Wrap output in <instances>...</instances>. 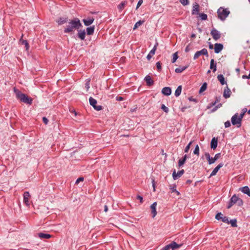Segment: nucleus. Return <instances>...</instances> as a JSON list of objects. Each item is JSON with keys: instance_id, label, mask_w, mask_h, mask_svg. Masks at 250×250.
Here are the masks:
<instances>
[{"instance_id": "obj_3", "label": "nucleus", "mask_w": 250, "mask_h": 250, "mask_svg": "<svg viewBox=\"0 0 250 250\" xmlns=\"http://www.w3.org/2000/svg\"><path fill=\"white\" fill-rule=\"evenodd\" d=\"M235 204L239 206H241L243 204V200L235 194L233 195L230 198L227 208H230Z\"/></svg>"}, {"instance_id": "obj_22", "label": "nucleus", "mask_w": 250, "mask_h": 250, "mask_svg": "<svg viewBox=\"0 0 250 250\" xmlns=\"http://www.w3.org/2000/svg\"><path fill=\"white\" fill-rule=\"evenodd\" d=\"M78 36L81 40H84L85 39V30H78Z\"/></svg>"}, {"instance_id": "obj_19", "label": "nucleus", "mask_w": 250, "mask_h": 250, "mask_svg": "<svg viewBox=\"0 0 250 250\" xmlns=\"http://www.w3.org/2000/svg\"><path fill=\"white\" fill-rule=\"evenodd\" d=\"M145 80L146 83V84L148 86L152 85L154 83L153 80L151 79V77L149 75H147L145 78Z\"/></svg>"}, {"instance_id": "obj_15", "label": "nucleus", "mask_w": 250, "mask_h": 250, "mask_svg": "<svg viewBox=\"0 0 250 250\" xmlns=\"http://www.w3.org/2000/svg\"><path fill=\"white\" fill-rule=\"evenodd\" d=\"M231 93L230 90L229 89L228 86H227L224 90L223 97L226 99L229 98L230 96Z\"/></svg>"}, {"instance_id": "obj_62", "label": "nucleus", "mask_w": 250, "mask_h": 250, "mask_svg": "<svg viewBox=\"0 0 250 250\" xmlns=\"http://www.w3.org/2000/svg\"><path fill=\"white\" fill-rule=\"evenodd\" d=\"M220 100V97H216V100L215 102H216V104L219 102Z\"/></svg>"}, {"instance_id": "obj_34", "label": "nucleus", "mask_w": 250, "mask_h": 250, "mask_svg": "<svg viewBox=\"0 0 250 250\" xmlns=\"http://www.w3.org/2000/svg\"><path fill=\"white\" fill-rule=\"evenodd\" d=\"M207 84L206 83H204L202 84V86L201 87V88L200 89L199 93H201L202 92H204V91H205L207 89Z\"/></svg>"}, {"instance_id": "obj_21", "label": "nucleus", "mask_w": 250, "mask_h": 250, "mask_svg": "<svg viewBox=\"0 0 250 250\" xmlns=\"http://www.w3.org/2000/svg\"><path fill=\"white\" fill-rule=\"evenodd\" d=\"M217 146V139L215 137L211 141L210 147L212 149H215Z\"/></svg>"}, {"instance_id": "obj_56", "label": "nucleus", "mask_w": 250, "mask_h": 250, "mask_svg": "<svg viewBox=\"0 0 250 250\" xmlns=\"http://www.w3.org/2000/svg\"><path fill=\"white\" fill-rule=\"evenodd\" d=\"M42 121H43V122L45 124V125H47V123H48V119L45 117H43L42 118Z\"/></svg>"}, {"instance_id": "obj_41", "label": "nucleus", "mask_w": 250, "mask_h": 250, "mask_svg": "<svg viewBox=\"0 0 250 250\" xmlns=\"http://www.w3.org/2000/svg\"><path fill=\"white\" fill-rule=\"evenodd\" d=\"M178 56L177 55V53L176 52L175 53H174L173 54V58H172V63H174L176 62V61L177 60V59H178Z\"/></svg>"}, {"instance_id": "obj_9", "label": "nucleus", "mask_w": 250, "mask_h": 250, "mask_svg": "<svg viewBox=\"0 0 250 250\" xmlns=\"http://www.w3.org/2000/svg\"><path fill=\"white\" fill-rule=\"evenodd\" d=\"M210 34L215 41L218 40L221 37V34L220 32L216 30L215 28H213L211 30Z\"/></svg>"}, {"instance_id": "obj_43", "label": "nucleus", "mask_w": 250, "mask_h": 250, "mask_svg": "<svg viewBox=\"0 0 250 250\" xmlns=\"http://www.w3.org/2000/svg\"><path fill=\"white\" fill-rule=\"evenodd\" d=\"M161 108L166 112L168 113L169 111V109L167 107L165 106V104H163L161 106Z\"/></svg>"}, {"instance_id": "obj_20", "label": "nucleus", "mask_w": 250, "mask_h": 250, "mask_svg": "<svg viewBox=\"0 0 250 250\" xmlns=\"http://www.w3.org/2000/svg\"><path fill=\"white\" fill-rule=\"evenodd\" d=\"M94 21V19L93 18H89L86 19H83V21L85 26L90 25Z\"/></svg>"}, {"instance_id": "obj_54", "label": "nucleus", "mask_w": 250, "mask_h": 250, "mask_svg": "<svg viewBox=\"0 0 250 250\" xmlns=\"http://www.w3.org/2000/svg\"><path fill=\"white\" fill-rule=\"evenodd\" d=\"M224 125L226 128L229 127L231 125L229 121H227V122H226Z\"/></svg>"}, {"instance_id": "obj_64", "label": "nucleus", "mask_w": 250, "mask_h": 250, "mask_svg": "<svg viewBox=\"0 0 250 250\" xmlns=\"http://www.w3.org/2000/svg\"><path fill=\"white\" fill-rule=\"evenodd\" d=\"M187 108V107H183L181 108V111L182 112H185Z\"/></svg>"}, {"instance_id": "obj_7", "label": "nucleus", "mask_w": 250, "mask_h": 250, "mask_svg": "<svg viewBox=\"0 0 250 250\" xmlns=\"http://www.w3.org/2000/svg\"><path fill=\"white\" fill-rule=\"evenodd\" d=\"M89 103L91 105H92L93 108L97 110L100 111L102 109L103 107L102 105H97V101L93 98L92 97H90L89 99Z\"/></svg>"}, {"instance_id": "obj_47", "label": "nucleus", "mask_w": 250, "mask_h": 250, "mask_svg": "<svg viewBox=\"0 0 250 250\" xmlns=\"http://www.w3.org/2000/svg\"><path fill=\"white\" fill-rule=\"evenodd\" d=\"M222 221L224 222V223H226L227 224H229V219L226 216H223V218H222Z\"/></svg>"}, {"instance_id": "obj_28", "label": "nucleus", "mask_w": 250, "mask_h": 250, "mask_svg": "<svg viewBox=\"0 0 250 250\" xmlns=\"http://www.w3.org/2000/svg\"><path fill=\"white\" fill-rule=\"evenodd\" d=\"M217 79L220 82V83L222 85H224L226 83V82L225 80V78L223 75L220 74L217 76Z\"/></svg>"}, {"instance_id": "obj_57", "label": "nucleus", "mask_w": 250, "mask_h": 250, "mask_svg": "<svg viewBox=\"0 0 250 250\" xmlns=\"http://www.w3.org/2000/svg\"><path fill=\"white\" fill-rule=\"evenodd\" d=\"M116 100L117 101H122L123 100H124V98L122 97H120V96H117L116 97Z\"/></svg>"}, {"instance_id": "obj_23", "label": "nucleus", "mask_w": 250, "mask_h": 250, "mask_svg": "<svg viewBox=\"0 0 250 250\" xmlns=\"http://www.w3.org/2000/svg\"><path fill=\"white\" fill-rule=\"evenodd\" d=\"M240 190L245 194L250 196V190L248 186H245L240 188Z\"/></svg>"}, {"instance_id": "obj_30", "label": "nucleus", "mask_w": 250, "mask_h": 250, "mask_svg": "<svg viewBox=\"0 0 250 250\" xmlns=\"http://www.w3.org/2000/svg\"><path fill=\"white\" fill-rule=\"evenodd\" d=\"M188 65H187L185 66L181 67L180 66L178 68H176L175 70V72L177 73H180L182 72L185 69H186L188 67Z\"/></svg>"}, {"instance_id": "obj_58", "label": "nucleus", "mask_w": 250, "mask_h": 250, "mask_svg": "<svg viewBox=\"0 0 250 250\" xmlns=\"http://www.w3.org/2000/svg\"><path fill=\"white\" fill-rule=\"evenodd\" d=\"M190 49H191V48L189 47V44H188L186 47L185 51L186 52H188V51H189L190 50Z\"/></svg>"}, {"instance_id": "obj_49", "label": "nucleus", "mask_w": 250, "mask_h": 250, "mask_svg": "<svg viewBox=\"0 0 250 250\" xmlns=\"http://www.w3.org/2000/svg\"><path fill=\"white\" fill-rule=\"evenodd\" d=\"M171 245H170V244H168V245H167L165 247H164L163 248L162 250H169L170 249H171Z\"/></svg>"}, {"instance_id": "obj_53", "label": "nucleus", "mask_w": 250, "mask_h": 250, "mask_svg": "<svg viewBox=\"0 0 250 250\" xmlns=\"http://www.w3.org/2000/svg\"><path fill=\"white\" fill-rule=\"evenodd\" d=\"M84 180V178L83 177H79V178L77 179V180H76V184H78V183H79L80 182H82Z\"/></svg>"}, {"instance_id": "obj_50", "label": "nucleus", "mask_w": 250, "mask_h": 250, "mask_svg": "<svg viewBox=\"0 0 250 250\" xmlns=\"http://www.w3.org/2000/svg\"><path fill=\"white\" fill-rule=\"evenodd\" d=\"M136 199L139 200L141 203H142L143 202V197H142L141 196L139 195H137L136 196Z\"/></svg>"}, {"instance_id": "obj_61", "label": "nucleus", "mask_w": 250, "mask_h": 250, "mask_svg": "<svg viewBox=\"0 0 250 250\" xmlns=\"http://www.w3.org/2000/svg\"><path fill=\"white\" fill-rule=\"evenodd\" d=\"M152 186H153V189H154V191L155 190V183H154V179H152Z\"/></svg>"}, {"instance_id": "obj_16", "label": "nucleus", "mask_w": 250, "mask_h": 250, "mask_svg": "<svg viewBox=\"0 0 250 250\" xmlns=\"http://www.w3.org/2000/svg\"><path fill=\"white\" fill-rule=\"evenodd\" d=\"M223 166V163H220L216 167H215L214 169L211 172L210 177H212L213 176H214L216 174L217 172L218 171V170L220 169V168H221Z\"/></svg>"}, {"instance_id": "obj_8", "label": "nucleus", "mask_w": 250, "mask_h": 250, "mask_svg": "<svg viewBox=\"0 0 250 250\" xmlns=\"http://www.w3.org/2000/svg\"><path fill=\"white\" fill-rule=\"evenodd\" d=\"M201 55H205L207 56H208V52L207 49L203 48L200 51H197L194 55L193 59L195 60Z\"/></svg>"}, {"instance_id": "obj_42", "label": "nucleus", "mask_w": 250, "mask_h": 250, "mask_svg": "<svg viewBox=\"0 0 250 250\" xmlns=\"http://www.w3.org/2000/svg\"><path fill=\"white\" fill-rule=\"evenodd\" d=\"M247 111V109L246 108H244L242 109V112L239 115V117H240L242 119H243L245 113Z\"/></svg>"}, {"instance_id": "obj_44", "label": "nucleus", "mask_w": 250, "mask_h": 250, "mask_svg": "<svg viewBox=\"0 0 250 250\" xmlns=\"http://www.w3.org/2000/svg\"><path fill=\"white\" fill-rule=\"evenodd\" d=\"M180 2L184 6L187 5L189 4L188 0H180Z\"/></svg>"}, {"instance_id": "obj_46", "label": "nucleus", "mask_w": 250, "mask_h": 250, "mask_svg": "<svg viewBox=\"0 0 250 250\" xmlns=\"http://www.w3.org/2000/svg\"><path fill=\"white\" fill-rule=\"evenodd\" d=\"M85 87L86 89V90L88 91L90 88V80H87L85 83Z\"/></svg>"}, {"instance_id": "obj_4", "label": "nucleus", "mask_w": 250, "mask_h": 250, "mask_svg": "<svg viewBox=\"0 0 250 250\" xmlns=\"http://www.w3.org/2000/svg\"><path fill=\"white\" fill-rule=\"evenodd\" d=\"M230 12L228 9L220 7L217 10L218 18L221 21H224L229 14Z\"/></svg>"}, {"instance_id": "obj_17", "label": "nucleus", "mask_w": 250, "mask_h": 250, "mask_svg": "<svg viewBox=\"0 0 250 250\" xmlns=\"http://www.w3.org/2000/svg\"><path fill=\"white\" fill-rule=\"evenodd\" d=\"M157 203L154 202L150 206V208L151 209V213L152 214V217L154 218L157 214L156 208Z\"/></svg>"}, {"instance_id": "obj_48", "label": "nucleus", "mask_w": 250, "mask_h": 250, "mask_svg": "<svg viewBox=\"0 0 250 250\" xmlns=\"http://www.w3.org/2000/svg\"><path fill=\"white\" fill-rule=\"evenodd\" d=\"M222 104H219L216 106H215L214 108L212 109V111L214 112L218 108H220L221 106H222Z\"/></svg>"}, {"instance_id": "obj_45", "label": "nucleus", "mask_w": 250, "mask_h": 250, "mask_svg": "<svg viewBox=\"0 0 250 250\" xmlns=\"http://www.w3.org/2000/svg\"><path fill=\"white\" fill-rule=\"evenodd\" d=\"M192 144V142H190L187 146L186 147H185V150H184V151L186 153H187L189 149H190V145H191Z\"/></svg>"}, {"instance_id": "obj_2", "label": "nucleus", "mask_w": 250, "mask_h": 250, "mask_svg": "<svg viewBox=\"0 0 250 250\" xmlns=\"http://www.w3.org/2000/svg\"><path fill=\"white\" fill-rule=\"evenodd\" d=\"M17 98L20 100L21 102L31 104L32 103V99L29 98L26 94L21 93L19 91H15Z\"/></svg>"}, {"instance_id": "obj_14", "label": "nucleus", "mask_w": 250, "mask_h": 250, "mask_svg": "<svg viewBox=\"0 0 250 250\" xmlns=\"http://www.w3.org/2000/svg\"><path fill=\"white\" fill-rule=\"evenodd\" d=\"M223 49V45L221 43H216L214 44V52L215 53H219Z\"/></svg>"}, {"instance_id": "obj_31", "label": "nucleus", "mask_w": 250, "mask_h": 250, "mask_svg": "<svg viewBox=\"0 0 250 250\" xmlns=\"http://www.w3.org/2000/svg\"><path fill=\"white\" fill-rule=\"evenodd\" d=\"M171 246V249L172 250H175L176 249H177L178 248H179L181 245H178L175 242H172L171 243H170Z\"/></svg>"}, {"instance_id": "obj_11", "label": "nucleus", "mask_w": 250, "mask_h": 250, "mask_svg": "<svg viewBox=\"0 0 250 250\" xmlns=\"http://www.w3.org/2000/svg\"><path fill=\"white\" fill-rule=\"evenodd\" d=\"M199 5L197 2H194L193 4L192 14V15H198L199 12Z\"/></svg>"}, {"instance_id": "obj_26", "label": "nucleus", "mask_w": 250, "mask_h": 250, "mask_svg": "<svg viewBox=\"0 0 250 250\" xmlns=\"http://www.w3.org/2000/svg\"><path fill=\"white\" fill-rule=\"evenodd\" d=\"M23 35H22L21 38L20 40V42L22 44L25 45L26 47V50L27 51L29 48V45L26 40H23L22 38Z\"/></svg>"}, {"instance_id": "obj_39", "label": "nucleus", "mask_w": 250, "mask_h": 250, "mask_svg": "<svg viewBox=\"0 0 250 250\" xmlns=\"http://www.w3.org/2000/svg\"><path fill=\"white\" fill-rule=\"evenodd\" d=\"M193 153L194 154L199 155V147L198 145H197L195 147L194 150L193 151Z\"/></svg>"}, {"instance_id": "obj_27", "label": "nucleus", "mask_w": 250, "mask_h": 250, "mask_svg": "<svg viewBox=\"0 0 250 250\" xmlns=\"http://www.w3.org/2000/svg\"><path fill=\"white\" fill-rule=\"evenodd\" d=\"M68 21V18L66 17H61L57 21V22L59 25L62 24Z\"/></svg>"}, {"instance_id": "obj_38", "label": "nucleus", "mask_w": 250, "mask_h": 250, "mask_svg": "<svg viewBox=\"0 0 250 250\" xmlns=\"http://www.w3.org/2000/svg\"><path fill=\"white\" fill-rule=\"evenodd\" d=\"M199 14L202 20H206L207 19L208 16L207 14L204 13H199Z\"/></svg>"}, {"instance_id": "obj_40", "label": "nucleus", "mask_w": 250, "mask_h": 250, "mask_svg": "<svg viewBox=\"0 0 250 250\" xmlns=\"http://www.w3.org/2000/svg\"><path fill=\"white\" fill-rule=\"evenodd\" d=\"M223 217V214L221 212H219L216 215L215 219H217V220H222Z\"/></svg>"}, {"instance_id": "obj_25", "label": "nucleus", "mask_w": 250, "mask_h": 250, "mask_svg": "<svg viewBox=\"0 0 250 250\" xmlns=\"http://www.w3.org/2000/svg\"><path fill=\"white\" fill-rule=\"evenodd\" d=\"M39 237L41 239H47L51 237V235L49 234H45L43 233H40L38 234Z\"/></svg>"}, {"instance_id": "obj_12", "label": "nucleus", "mask_w": 250, "mask_h": 250, "mask_svg": "<svg viewBox=\"0 0 250 250\" xmlns=\"http://www.w3.org/2000/svg\"><path fill=\"white\" fill-rule=\"evenodd\" d=\"M158 45V43L156 42L155 44L154 45L153 48L151 50V51L149 52V54L147 55L146 58L148 60H150V59L152 58V56L155 54V51L157 49V47Z\"/></svg>"}, {"instance_id": "obj_55", "label": "nucleus", "mask_w": 250, "mask_h": 250, "mask_svg": "<svg viewBox=\"0 0 250 250\" xmlns=\"http://www.w3.org/2000/svg\"><path fill=\"white\" fill-rule=\"evenodd\" d=\"M142 3H143V0H139L137 4L136 9L138 8L141 6V5L142 4Z\"/></svg>"}, {"instance_id": "obj_33", "label": "nucleus", "mask_w": 250, "mask_h": 250, "mask_svg": "<svg viewBox=\"0 0 250 250\" xmlns=\"http://www.w3.org/2000/svg\"><path fill=\"white\" fill-rule=\"evenodd\" d=\"M181 91H182V86L179 85L178 86V87L176 88V89L175 91V96L176 97L179 96L181 94Z\"/></svg>"}, {"instance_id": "obj_59", "label": "nucleus", "mask_w": 250, "mask_h": 250, "mask_svg": "<svg viewBox=\"0 0 250 250\" xmlns=\"http://www.w3.org/2000/svg\"><path fill=\"white\" fill-rule=\"evenodd\" d=\"M188 100L190 101H193V102H197V100L193 98L192 97H190L188 98Z\"/></svg>"}, {"instance_id": "obj_1", "label": "nucleus", "mask_w": 250, "mask_h": 250, "mask_svg": "<svg viewBox=\"0 0 250 250\" xmlns=\"http://www.w3.org/2000/svg\"><path fill=\"white\" fill-rule=\"evenodd\" d=\"M68 23L66 27L64 30V32L65 33L73 32L75 29H79L82 26L80 20L78 18L69 20Z\"/></svg>"}, {"instance_id": "obj_29", "label": "nucleus", "mask_w": 250, "mask_h": 250, "mask_svg": "<svg viewBox=\"0 0 250 250\" xmlns=\"http://www.w3.org/2000/svg\"><path fill=\"white\" fill-rule=\"evenodd\" d=\"M187 157H188L187 155L186 154L184 155V156L183 157L182 159H180L178 161V166L179 167H181L185 164V163L187 159Z\"/></svg>"}, {"instance_id": "obj_18", "label": "nucleus", "mask_w": 250, "mask_h": 250, "mask_svg": "<svg viewBox=\"0 0 250 250\" xmlns=\"http://www.w3.org/2000/svg\"><path fill=\"white\" fill-rule=\"evenodd\" d=\"M162 93L166 96H169L171 93V89L169 87H165L162 89Z\"/></svg>"}, {"instance_id": "obj_37", "label": "nucleus", "mask_w": 250, "mask_h": 250, "mask_svg": "<svg viewBox=\"0 0 250 250\" xmlns=\"http://www.w3.org/2000/svg\"><path fill=\"white\" fill-rule=\"evenodd\" d=\"M229 223L231 224L232 227H236L237 225V220L236 219H232L229 221Z\"/></svg>"}, {"instance_id": "obj_13", "label": "nucleus", "mask_w": 250, "mask_h": 250, "mask_svg": "<svg viewBox=\"0 0 250 250\" xmlns=\"http://www.w3.org/2000/svg\"><path fill=\"white\" fill-rule=\"evenodd\" d=\"M184 170L182 169L180 171H179L178 172H176V170H174L172 173V177L174 180H176L179 177H180L184 173Z\"/></svg>"}, {"instance_id": "obj_35", "label": "nucleus", "mask_w": 250, "mask_h": 250, "mask_svg": "<svg viewBox=\"0 0 250 250\" xmlns=\"http://www.w3.org/2000/svg\"><path fill=\"white\" fill-rule=\"evenodd\" d=\"M126 1H123L118 6V9L120 10H122L124 8L125 5L126 4Z\"/></svg>"}, {"instance_id": "obj_32", "label": "nucleus", "mask_w": 250, "mask_h": 250, "mask_svg": "<svg viewBox=\"0 0 250 250\" xmlns=\"http://www.w3.org/2000/svg\"><path fill=\"white\" fill-rule=\"evenodd\" d=\"M95 27L94 26L87 27L86 28L87 34L88 35H92L94 31Z\"/></svg>"}, {"instance_id": "obj_10", "label": "nucleus", "mask_w": 250, "mask_h": 250, "mask_svg": "<svg viewBox=\"0 0 250 250\" xmlns=\"http://www.w3.org/2000/svg\"><path fill=\"white\" fill-rule=\"evenodd\" d=\"M30 193L28 191H25L23 194V202L27 206H29Z\"/></svg>"}, {"instance_id": "obj_60", "label": "nucleus", "mask_w": 250, "mask_h": 250, "mask_svg": "<svg viewBox=\"0 0 250 250\" xmlns=\"http://www.w3.org/2000/svg\"><path fill=\"white\" fill-rule=\"evenodd\" d=\"M215 104H216V102H215L210 103L209 104V106H208V108H209V107H210L211 106H213L215 105Z\"/></svg>"}, {"instance_id": "obj_36", "label": "nucleus", "mask_w": 250, "mask_h": 250, "mask_svg": "<svg viewBox=\"0 0 250 250\" xmlns=\"http://www.w3.org/2000/svg\"><path fill=\"white\" fill-rule=\"evenodd\" d=\"M144 23V21H137L134 25L133 29L135 30L139 26H141Z\"/></svg>"}, {"instance_id": "obj_52", "label": "nucleus", "mask_w": 250, "mask_h": 250, "mask_svg": "<svg viewBox=\"0 0 250 250\" xmlns=\"http://www.w3.org/2000/svg\"><path fill=\"white\" fill-rule=\"evenodd\" d=\"M170 189H171L172 192H175L176 190V186L174 185L172 186H170Z\"/></svg>"}, {"instance_id": "obj_63", "label": "nucleus", "mask_w": 250, "mask_h": 250, "mask_svg": "<svg viewBox=\"0 0 250 250\" xmlns=\"http://www.w3.org/2000/svg\"><path fill=\"white\" fill-rule=\"evenodd\" d=\"M108 210V207H107V206L106 205H105L104 207V211L105 212H107Z\"/></svg>"}, {"instance_id": "obj_6", "label": "nucleus", "mask_w": 250, "mask_h": 250, "mask_svg": "<svg viewBox=\"0 0 250 250\" xmlns=\"http://www.w3.org/2000/svg\"><path fill=\"white\" fill-rule=\"evenodd\" d=\"M205 155L208 161V164L211 165L214 163L220 158L221 154L220 153L216 154L213 158L210 157V154L208 153H206Z\"/></svg>"}, {"instance_id": "obj_5", "label": "nucleus", "mask_w": 250, "mask_h": 250, "mask_svg": "<svg viewBox=\"0 0 250 250\" xmlns=\"http://www.w3.org/2000/svg\"><path fill=\"white\" fill-rule=\"evenodd\" d=\"M242 119L239 117L238 113L235 114L231 119V123L233 125H236L238 127L241 126Z\"/></svg>"}, {"instance_id": "obj_51", "label": "nucleus", "mask_w": 250, "mask_h": 250, "mask_svg": "<svg viewBox=\"0 0 250 250\" xmlns=\"http://www.w3.org/2000/svg\"><path fill=\"white\" fill-rule=\"evenodd\" d=\"M156 67L158 70H160L161 69V63L160 62H158L156 63Z\"/></svg>"}, {"instance_id": "obj_24", "label": "nucleus", "mask_w": 250, "mask_h": 250, "mask_svg": "<svg viewBox=\"0 0 250 250\" xmlns=\"http://www.w3.org/2000/svg\"><path fill=\"white\" fill-rule=\"evenodd\" d=\"M210 69H212L213 72L216 71V63L215 62L214 59H211L210 61Z\"/></svg>"}]
</instances>
